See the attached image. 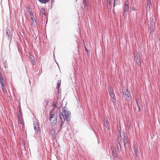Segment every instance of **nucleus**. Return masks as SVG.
<instances>
[{
	"instance_id": "28",
	"label": "nucleus",
	"mask_w": 160,
	"mask_h": 160,
	"mask_svg": "<svg viewBox=\"0 0 160 160\" xmlns=\"http://www.w3.org/2000/svg\"><path fill=\"white\" fill-rule=\"evenodd\" d=\"M4 83H5V82L1 84L2 88L5 87V86L4 85Z\"/></svg>"
},
{
	"instance_id": "10",
	"label": "nucleus",
	"mask_w": 160,
	"mask_h": 160,
	"mask_svg": "<svg viewBox=\"0 0 160 160\" xmlns=\"http://www.w3.org/2000/svg\"><path fill=\"white\" fill-rule=\"evenodd\" d=\"M128 4V0H126V1L125 2L124 7V12H127L129 11V7Z\"/></svg>"
},
{
	"instance_id": "36",
	"label": "nucleus",
	"mask_w": 160,
	"mask_h": 160,
	"mask_svg": "<svg viewBox=\"0 0 160 160\" xmlns=\"http://www.w3.org/2000/svg\"><path fill=\"white\" fill-rule=\"evenodd\" d=\"M61 107V106H60L59 107H58V108H60Z\"/></svg>"
},
{
	"instance_id": "14",
	"label": "nucleus",
	"mask_w": 160,
	"mask_h": 160,
	"mask_svg": "<svg viewBox=\"0 0 160 160\" xmlns=\"http://www.w3.org/2000/svg\"><path fill=\"white\" fill-rule=\"evenodd\" d=\"M29 57L32 62H34L35 61L34 58L32 55L30 54L29 55Z\"/></svg>"
},
{
	"instance_id": "35",
	"label": "nucleus",
	"mask_w": 160,
	"mask_h": 160,
	"mask_svg": "<svg viewBox=\"0 0 160 160\" xmlns=\"http://www.w3.org/2000/svg\"><path fill=\"white\" fill-rule=\"evenodd\" d=\"M137 105L138 108V107H140L139 106V105L138 104H137Z\"/></svg>"
},
{
	"instance_id": "30",
	"label": "nucleus",
	"mask_w": 160,
	"mask_h": 160,
	"mask_svg": "<svg viewBox=\"0 0 160 160\" xmlns=\"http://www.w3.org/2000/svg\"><path fill=\"white\" fill-rule=\"evenodd\" d=\"M2 89L3 91L4 92H5V87H2Z\"/></svg>"
},
{
	"instance_id": "15",
	"label": "nucleus",
	"mask_w": 160,
	"mask_h": 160,
	"mask_svg": "<svg viewBox=\"0 0 160 160\" xmlns=\"http://www.w3.org/2000/svg\"><path fill=\"white\" fill-rule=\"evenodd\" d=\"M150 1L151 0H147V8H148L149 10L150 9L151 6Z\"/></svg>"
},
{
	"instance_id": "3",
	"label": "nucleus",
	"mask_w": 160,
	"mask_h": 160,
	"mask_svg": "<svg viewBox=\"0 0 160 160\" xmlns=\"http://www.w3.org/2000/svg\"><path fill=\"white\" fill-rule=\"evenodd\" d=\"M57 115L55 114H52L50 115L49 119L51 121V124L52 125H54L57 122Z\"/></svg>"
},
{
	"instance_id": "27",
	"label": "nucleus",
	"mask_w": 160,
	"mask_h": 160,
	"mask_svg": "<svg viewBox=\"0 0 160 160\" xmlns=\"http://www.w3.org/2000/svg\"><path fill=\"white\" fill-rule=\"evenodd\" d=\"M4 79H1L0 80V83H4V82L3 81Z\"/></svg>"
},
{
	"instance_id": "31",
	"label": "nucleus",
	"mask_w": 160,
	"mask_h": 160,
	"mask_svg": "<svg viewBox=\"0 0 160 160\" xmlns=\"http://www.w3.org/2000/svg\"><path fill=\"white\" fill-rule=\"evenodd\" d=\"M138 99L136 98V101L137 104H138Z\"/></svg>"
},
{
	"instance_id": "6",
	"label": "nucleus",
	"mask_w": 160,
	"mask_h": 160,
	"mask_svg": "<svg viewBox=\"0 0 160 160\" xmlns=\"http://www.w3.org/2000/svg\"><path fill=\"white\" fill-rule=\"evenodd\" d=\"M123 94V96L126 97L127 100H129L131 99V96L130 95V93L128 89L124 90Z\"/></svg>"
},
{
	"instance_id": "4",
	"label": "nucleus",
	"mask_w": 160,
	"mask_h": 160,
	"mask_svg": "<svg viewBox=\"0 0 160 160\" xmlns=\"http://www.w3.org/2000/svg\"><path fill=\"white\" fill-rule=\"evenodd\" d=\"M64 113L62 115L64 118L65 120H66L67 121H69L70 120V113L69 111L68 110H66L65 108L62 109Z\"/></svg>"
},
{
	"instance_id": "18",
	"label": "nucleus",
	"mask_w": 160,
	"mask_h": 160,
	"mask_svg": "<svg viewBox=\"0 0 160 160\" xmlns=\"http://www.w3.org/2000/svg\"><path fill=\"white\" fill-rule=\"evenodd\" d=\"M31 18L32 23H36V22L35 18L33 17V15L32 16H31Z\"/></svg>"
},
{
	"instance_id": "1",
	"label": "nucleus",
	"mask_w": 160,
	"mask_h": 160,
	"mask_svg": "<svg viewBox=\"0 0 160 160\" xmlns=\"http://www.w3.org/2000/svg\"><path fill=\"white\" fill-rule=\"evenodd\" d=\"M18 125L21 130H23L24 128V120L22 116H20L18 114Z\"/></svg>"
},
{
	"instance_id": "22",
	"label": "nucleus",
	"mask_w": 160,
	"mask_h": 160,
	"mask_svg": "<svg viewBox=\"0 0 160 160\" xmlns=\"http://www.w3.org/2000/svg\"><path fill=\"white\" fill-rule=\"evenodd\" d=\"M40 2L46 3L48 2L49 0H38Z\"/></svg>"
},
{
	"instance_id": "9",
	"label": "nucleus",
	"mask_w": 160,
	"mask_h": 160,
	"mask_svg": "<svg viewBox=\"0 0 160 160\" xmlns=\"http://www.w3.org/2000/svg\"><path fill=\"white\" fill-rule=\"evenodd\" d=\"M134 57L138 65H140L141 64V61L140 57L138 52H134Z\"/></svg>"
},
{
	"instance_id": "2",
	"label": "nucleus",
	"mask_w": 160,
	"mask_h": 160,
	"mask_svg": "<svg viewBox=\"0 0 160 160\" xmlns=\"http://www.w3.org/2000/svg\"><path fill=\"white\" fill-rule=\"evenodd\" d=\"M123 142L124 147L126 149L129 148L130 147V142L128 140L127 134L126 135H124L123 137Z\"/></svg>"
},
{
	"instance_id": "24",
	"label": "nucleus",
	"mask_w": 160,
	"mask_h": 160,
	"mask_svg": "<svg viewBox=\"0 0 160 160\" xmlns=\"http://www.w3.org/2000/svg\"><path fill=\"white\" fill-rule=\"evenodd\" d=\"M83 3L85 6H87L88 3L86 0H83Z\"/></svg>"
},
{
	"instance_id": "23",
	"label": "nucleus",
	"mask_w": 160,
	"mask_h": 160,
	"mask_svg": "<svg viewBox=\"0 0 160 160\" xmlns=\"http://www.w3.org/2000/svg\"><path fill=\"white\" fill-rule=\"evenodd\" d=\"M45 11L44 9L42 8L41 9V14H43L44 15H45Z\"/></svg>"
},
{
	"instance_id": "21",
	"label": "nucleus",
	"mask_w": 160,
	"mask_h": 160,
	"mask_svg": "<svg viewBox=\"0 0 160 160\" xmlns=\"http://www.w3.org/2000/svg\"><path fill=\"white\" fill-rule=\"evenodd\" d=\"M104 122L105 125L107 127L108 125V119L107 118L104 119Z\"/></svg>"
},
{
	"instance_id": "13",
	"label": "nucleus",
	"mask_w": 160,
	"mask_h": 160,
	"mask_svg": "<svg viewBox=\"0 0 160 160\" xmlns=\"http://www.w3.org/2000/svg\"><path fill=\"white\" fill-rule=\"evenodd\" d=\"M50 133L52 135V138H54L55 136V131L54 130L51 129L50 131Z\"/></svg>"
},
{
	"instance_id": "8",
	"label": "nucleus",
	"mask_w": 160,
	"mask_h": 160,
	"mask_svg": "<svg viewBox=\"0 0 160 160\" xmlns=\"http://www.w3.org/2000/svg\"><path fill=\"white\" fill-rule=\"evenodd\" d=\"M108 7L110 8H111L112 5L113 4V6L114 8L116 3L117 2V0H107Z\"/></svg>"
},
{
	"instance_id": "20",
	"label": "nucleus",
	"mask_w": 160,
	"mask_h": 160,
	"mask_svg": "<svg viewBox=\"0 0 160 160\" xmlns=\"http://www.w3.org/2000/svg\"><path fill=\"white\" fill-rule=\"evenodd\" d=\"M111 98L113 99H114L115 98V96L114 95V94L113 93V92H112L110 93L109 94Z\"/></svg>"
},
{
	"instance_id": "5",
	"label": "nucleus",
	"mask_w": 160,
	"mask_h": 160,
	"mask_svg": "<svg viewBox=\"0 0 160 160\" xmlns=\"http://www.w3.org/2000/svg\"><path fill=\"white\" fill-rule=\"evenodd\" d=\"M133 148L135 157V159L138 160L139 159V157L140 156V153L139 152L138 147L136 145H134Z\"/></svg>"
},
{
	"instance_id": "33",
	"label": "nucleus",
	"mask_w": 160,
	"mask_h": 160,
	"mask_svg": "<svg viewBox=\"0 0 160 160\" xmlns=\"http://www.w3.org/2000/svg\"><path fill=\"white\" fill-rule=\"evenodd\" d=\"M132 10H134V11H135V10H136V9H135V8H132Z\"/></svg>"
},
{
	"instance_id": "26",
	"label": "nucleus",
	"mask_w": 160,
	"mask_h": 160,
	"mask_svg": "<svg viewBox=\"0 0 160 160\" xmlns=\"http://www.w3.org/2000/svg\"><path fill=\"white\" fill-rule=\"evenodd\" d=\"M3 77L2 75V74L1 72H0V80L1 79H3Z\"/></svg>"
},
{
	"instance_id": "34",
	"label": "nucleus",
	"mask_w": 160,
	"mask_h": 160,
	"mask_svg": "<svg viewBox=\"0 0 160 160\" xmlns=\"http://www.w3.org/2000/svg\"><path fill=\"white\" fill-rule=\"evenodd\" d=\"M138 109H139V111H140V107H138Z\"/></svg>"
},
{
	"instance_id": "29",
	"label": "nucleus",
	"mask_w": 160,
	"mask_h": 160,
	"mask_svg": "<svg viewBox=\"0 0 160 160\" xmlns=\"http://www.w3.org/2000/svg\"><path fill=\"white\" fill-rule=\"evenodd\" d=\"M85 47L86 50L87 51V52L88 53L89 52V51L88 50V49H87V48L85 46Z\"/></svg>"
},
{
	"instance_id": "17",
	"label": "nucleus",
	"mask_w": 160,
	"mask_h": 160,
	"mask_svg": "<svg viewBox=\"0 0 160 160\" xmlns=\"http://www.w3.org/2000/svg\"><path fill=\"white\" fill-rule=\"evenodd\" d=\"M117 147L118 150L119 151L120 150H121V148L119 142L118 143H117Z\"/></svg>"
},
{
	"instance_id": "7",
	"label": "nucleus",
	"mask_w": 160,
	"mask_h": 160,
	"mask_svg": "<svg viewBox=\"0 0 160 160\" xmlns=\"http://www.w3.org/2000/svg\"><path fill=\"white\" fill-rule=\"evenodd\" d=\"M34 127L36 132L37 134L40 133L41 132V130L39 124L38 122H34Z\"/></svg>"
},
{
	"instance_id": "12",
	"label": "nucleus",
	"mask_w": 160,
	"mask_h": 160,
	"mask_svg": "<svg viewBox=\"0 0 160 160\" xmlns=\"http://www.w3.org/2000/svg\"><path fill=\"white\" fill-rule=\"evenodd\" d=\"M61 83V81H58V83H57V89H58L57 92L58 93H59V92H60L59 91V89L60 88V86Z\"/></svg>"
},
{
	"instance_id": "11",
	"label": "nucleus",
	"mask_w": 160,
	"mask_h": 160,
	"mask_svg": "<svg viewBox=\"0 0 160 160\" xmlns=\"http://www.w3.org/2000/svg\"><path fill=\"white\" fill-rule=\"evenodd\" d=\"M26 11L28 12L30 16H33V14L32 12V10L30 8H27Z\"/></svg>"
},
{
	"instance_id": "25",
	"label": "nucleus",
	"mask_w": 160,
	"mask_h": 160,
	"mask_svg": "<svg viewBox=\"0 0 160 160\" xmlns=\"http://www.w3.org/2000/svg\"><path fill=\"white\" fill-rule=\"evenodd\" d=\"M108 91L109 94L112 92H113V89L111 88H109L108 89Z\"/></svg>"
},
{
	"instance_id": "32",
	"label": "nucleus",
	"mask_w": 160,
	"mask_h": 160,
	"mask_svg": "<svg viewBox=\"0 0 160 160\" xmlns=\"http://www.w3.org/2000/svg\"><path fill=\"white\" fill-rule=\"evenodd\" d=\"M19 112H20L19 113H18V114H19V116H21V111H20V110H19Z\"/></svg>"
},
{
	"instance_id": "16",
	"label": "nucleus",
	"mask_w": 160,
	"mask_h": 160,
	"mask_svg": "<svg viewBox=\"0 0 160 160\" xmlns=\"http://www.w3.org/2000/svg\"><path fill=\"white\" fill-rule=\"evenodd\" d=\"M61 116H62V115H61V114H60L59 115V116H60V119H61V125H60V127H61V129L62 128V126L63 125L64 123V122L62 120V117H61Z\"/></svg>"
},
{
	"instance_id": "19",
	"label": "nucleus",
	"mask_w": 160,
	"mask_h": 160,
	"mask_svg": "<svg viewBox=\"0 0 160 160\" xmlns=\"http://www.w3.org/2000/svg\"><path fill=\"white\" fill-rule=\"evenodd\" d=\"M112 155L114 157H115L116 156V151L114 149H112Z\"/></svg>"
}]
</instances>
